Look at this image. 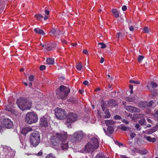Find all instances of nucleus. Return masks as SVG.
I'll list each match as a JSON object with an SVG mask.
<instances>
[{"mask_svg":"<svg viewBox=\"0 0 158 158\" xmlns=\"http://www.w3.org/2000/svg\"><path fill=\"white\" fill-rule=\"evenodd\" d=\"M29 79L30 81H33L34 80V76L33 75H31L29 77Z\"/></svg>","mask_w":158,"mask_h":158,"instance_id":"41","label":"nucleus"},{"mask_svg":"<svg viewBox=\"0 0 158 158\" xmlns=\"http://www.w3.org/2000/svg\"><path fill=\"white\" fill-rule=\"evenodd\" d=\"M144 122L145 120L144 119H141L138 122V123L141 125L143 124L144 123Z\"/></svg>","mask_w":158,"mask_h":158,"instance_id":"38","label":"nucleus"},{"mask_svg":"<svg viewBox=\"0 0 158 158\" xmlns=\"http://www.w3.org/2000/svg\"><path fill=\"white\" fill-rule=\"evenodd\" d=\"M150 29L148 27H145L144 28V31L145 33H148Z\"/></svg>","mask_w":158,"mask_h":158,"instance_id":"36","label":"nucleus"},{"mask_svg":"<svg viewBox=\"0 0 158 158\" xmlns=\"http://www.w3.org/2000/svg\"><path fill=\"white\" fill-rule=\"evenodd\" d=\"M100 90V89L98 87V88H97L95 90V91H99Z\"/></svg>","mask_w":158,"mask_h":158,"instance_id":"63","label":"nucleus"},{"mask_svg":"<svg viewBox=\"0 0 158 158\" xmlns=\"http://www.w3.org/2000/svg\"><path fill=\"white\" fill-rule=\"evenodd\" d=\"M25 119L26 123L31 124L37 122L38 116L33 112H29L27 114L25 117Z\"/></svg>","mask_w":158,"mask_h":158,"instance_id":"5","label":"nucleus"},{"mask_svg":"<svg viewBox=\"0 0 158 158\" xmlns=\"http://www.w3.org/2000/svg\"><path fill=\"white\" fill-rule=\"evenodd\" d=\"M45 48L47 51H50L52 50V48L50 47V46L48 44H45Z\"/></svg>","mask_w":158,"mask_h":158,"instance_id":"28","label":"nucleus"},{"mask_svg":"<svg viewBox=\"0 0 158 158\" xmlns=\"http://www.w3.org/2000/svg\"><path fill=\"white\" fill-rule=\"evenodd\" d=\"M46 62L47 64L49 65L52 64H54V59L51 58H49L47 59Z\"/></svg>","mask_w":158,"mask_h":158,"instance_id":"23","label":"nucleus"},{"mask_svg":"<svg viewBox=\"0 0 158 158\" xmlns=\"http://www.w3.org/2000/svg\"><path fill=\"white\" fill-rule=\"evenodd\" d=\"M144 138L150 142H154L156 141V139L155 138H152L150 136H147L146 135L144 136Z\"/></svg>","mask_w":158,"mask_h":158,"instance_id":"17","label":"nucleus"},{"mask_svg":"<svg viewBox=\"0 0 158 158\" xmlns=\"http://www.w3.org/2000/svg\"><path fill=\"white\" fill-rule=\"evenodd\" d=\"M139 125L138 123H136L135 126V128L137 129H138L139 130H140L141 129L140 128H139Z\"/></svg>","mask_w":158,"mask_h":158,"instance_id":"46","label":"nucleus"},{"mask_svg":"<svg viewBox=\"0 0 158 158\" xmlns=\"http://www.w3.org/2000/svg\"><path fill=\"white\" fill-rule=\"evenodd\" d=\"M99 143L98 137H92L85 145L84 151L88 152H93L99 147Z\"/></svg>","mask_w":158,"mask_h":158,"instance_id":"1","label":"nucleus"},{"mask_svg":"<svg viewBox=\"0 0 158 158\" xmlns=\"http://www.w3.org/2000/svg\"><path fill=\"white\" fill-rule=\"evenodd\" d=\"M43 154V152L42 151H40L37 154V155L38 156H40L42 155Z\"/></svg>","mask_w":158,"mask_h":158,"instance_id":"53","label":"nucleus"},{"mask_svg":"<svg viewBox=\"0 0 158 158\" xmlns=\"http://www.w3.org/2000/svg\"><path fill=\"white\" fill-rule=\"evenodd\" d=\"M112 12L116 18L119 17V14L117 10L115 9H113L112 10Z\"/></svg>","mask_w":158,"mask_h":158,"instance_id":"25","label":"nucleus"},{"mask_svg":"<svg viewBox=\"0 0 158 158\" xmlns=\"http://www.w3.org/2000/svg\"><path fill=\"white\" fill-rule=\"evenodd\" d=\"M3 120L2 122V124L7 128H10L13 126V123L11 120L5 117L3 118Z\"/></svg>","mask_w":158,"mask_h":158,"instance_id":"10","label":"nucleus"},{"mask_svg":"<svg viewBox=\"0 0 158 158\" xmlns=\"http://www.w3.org/2000/svg\"><path fill=\"white\" fill-rule=\"evenodd\" d=\"M34 31L35 32L39 34L44 35L45 34L44 32L42 30L39 28H36L34 29Z\"/></svg>","mask_w":158,"mask_h":158,"instance_id":"18","label":"nucleus"},{"mask_svg":"<svg viewBox=\"0 0 158 158\" xmlns=\"http://www.w3.org/2000/svg\"><path fill=\"white\" fill-rule=\"evenodd\" d=\"M129 29L131 31H133L134 30L133 27L132 26H130L129 27Z\"/></svg>","mask_w":158,"mask_h":158,"instance_id":"56","label":"nucleus"},{"mask_svg":"<svg viewBox=\"0 0 158 158\" xmlns=\"http://www.w3.org/2000/svg\"><path fill=\"white\" fill-rule=\"evenodd\" d=\"M143 58H144V56H141V55H139L138 56L137 59H138V61L139 62V61H141V60H142L143 59Z\"/></svg>","mask_w":158,"mask_h":158,"instance_id":"39","label":"nucleus"},{"mask_svg":"<svg viewBox=\"0 0 158 158\" xmlns=\"http://www.w3.org/2000/svg\"><path fill=\"white\" fill-rule=\"evenodd\" d=\"M35 16L36 18L37 19L39 20H41L44 17L41 15L38 14H36Z\"/></svg>","mask_w":158,"mask_h":158,"instance_id":"31","label":"nucleus"},{"mask_svg":"<svg viewBox=\"0 0 158 158\" xmlns=\"http://www.w3.org/2000/svg\"><path fill=\"white\" fill-rule=\"evenodd\" d=\"M122 122L124 123L125 124H128L129 123V121H127V120L125 119H122L121 120Z\"/></svg>","mask_w":158,"mask_h":158,"instance_id":"40","label":"nucleus"},{"mask_svg":"<svg viewBox=\"0 0 158 158\" xmlns=\"http://www.w3.org/2000/svg\"><path fill=\"white\" fill-rule=\"evenodd\" d=\"M45 158H56V157L52 154L50 153L47 155L46 156Z\"/></svg>","mask_w":158,"mask_h":158,"instance_id":"34","label":"nucleus"},{"mask_svg":"<svg viewBox=\"0 0 158 158\" xmlns=\"http://www.w3.org/2000/svg\"><path fill=\"white\" fill-rule=\"evenodd\" d=\"M108 105L110 106H115L116 105L115 101L114 99H110L108 102Z\"/></svg>","mask_w":158,"mask_h":158,"instance_id":"20","label":"nucleus"},{"mask_svg":"<svg viewBox=\"0 0 158 158\" xmlns=\"http://www.w3.org/2000/svg\"><path fill=\"white\" fill-rule=\"evenodd\" d=\"M152 85V88H155L157 87V85L156 83L153 82H151V83L150 84H149L147 85V88L150 90H152L151 89H150V88L149 87V85Z\"/></svg>","mask_w":158,"mask_h":158,"instance_id":"22","label":"nucleus"},{"mask_svg":"<svg viewBox=\"0 0 158 158\" xmlns=\"http://www.w3.org/2000/svg\"><path fill=\"white\" fill-rule=\"evenodd\" d=\"M69 89L64 85H61L59 88V89H57L56 93L58 95V97L62 99L66 98L68 94L70 92Z\"/></svg>","mask_w":158,"mask_h":158,"instance_id":"4","label":"nucleus"},{"mask_svg":"<svg viewBox=\"0 0 158 158\" xmlns=\"http://www.w3.org/2000/svg\"><path fill=\"white\" fill-rule=\"evenodd\" d=\"M67 120L65 122V124L67 125L68 127H69L71 123L77 120V115L73 113L69 112L66 116Z\"/></svg>","mask_w":158,"mask_h":158,"instance_id":"7","label":"nucleus"},{"mask_svg":"<svg viewBox=\"0 0 158 158\" xmlns=\"http://www.w3.org/2000/svg\"><path fill=\"white\" fill-rule=\"evenodd\" d=\"M82 68V66L81 62H79L76 65V68L77 69L79 70L81 69Z\"/></svg>","mask_w":158,"mask_h":158,"instance_id":"27","label":"nucleus"},{"mask_svg":"<svg viewBox=\"0 0 158 158\" xmlns=\"http://www.w3.org/2000/svg\"><path fill=\"white\" fill-rule=\"evenodd\" d=\"M120 37H122V35H121V34L120 33H119V32L117 33V34H116L117 38H119Z\"/></svg>","mask_w":158,"mask_h":158,"instance_id":"45","label":"nucleus"},{"mask_svg":"<svg viewBox=\"0 0 158 158\" xmlns=\"http://www.w3.org/2000/svg\"><path fill=\"white\" fill-rule=\"evenodd\" d=\"M55 112L56 118L59 119H63L66 117V111L61 108H56Z\"/></svg>","mask_w":158,"mask_h":158,"instance_id":"8","label":"nucleus"},{"mask_svg":"<svg viewBox=\"0 0 158 158\" xmlns=\"http://www.w3.org/2000/svg\"><path fill=\"white\" fill-rule=\"evenodd\" d=\"M68 142L67 140L60 143V147L62 150L64 151L67 150L68 148Z\"/></svg>","mask_w":158,"mask_h":158,"instance_id":"13","label":"nucleus"},{"mask_svg":"<svg viewBox=\"0 0 158 158\" xmlns=\"http://www.w3.org/2000/svg\"><path fill=\"white\" fill-rule=\"evenodd\" d=\"M157 95V94L156 92H154L152 94V97H155Z\"/></svg>","mask_w":158,"mask_h":158,"instance_id":"54","label":"nucleus"},{"mask_svg":"<svg viewBox=\"0 0 158 158\" xmlns=\"http://www.w3.org/2000/svg\"><path fill=\"white\" fill-rule=\"evenodd\" d=\"M67 134L65 132L56 133L55 135L51 137L50 141L52 144L54 146H57L60 142H64L67 140Z\"/></svg>","mask_w":158,"mask_h":158,"instance_id":"2","label":"nucleus"},{"mask_svg":"<svg viewBox=\"0 0 158 158\" xmlns=\"http://www.w3.org/2000/svg\"><path fill=\"white\" fill-rule=\"evenodd\" d=\"M31 128L29 127H27L23 128L22 131V133L23 134H26L28 132L32 131Z\"/></svg>","mask_w":158,"mask_h":158,"instance_id":"16","label":"nucleus"},{"mask_svg":"<svg viewBox=\"0 0 158 158\" xmlns=\"http://www.w3.org/2000/svg\"><path fill=\"white\" fill-rule=\"evenodd\" d=\"M101 106H102V109L103 111H104L105 109V105L104 104L102 105Z\"/></svg>","mask_w":158,"mask_h":158,"instance_id":"57","label":"nucleus"},{"mask_svg":"<svg viewBox=\"0 0 158 158\" xmlns=\"http://www.w3.org/2000/svg\"><path fill=\"white\" fill-rule=\"evenodd\" d=\"M105 117L106 118H108L110 116V112L108 110H106L105 112Z\"/></svg>","mask_w":158,"mask_h":158,"instance_id":"29","label":"nucleus"},{"mask_svg":"<svg viewBox=\"0 0 158 158\" xmlns=\"http://www.w3.org/2000/svg\"><path fill=\"white\" fill-rule=\"evenodd\" d=\"M120 157L121 158H128L124 155H120Z\"/></svg>","mask_w":158,"mask_h":158,"instance_id":"61","label":"nucleus"},{"mask_svg":"<svg viewBox=\"0 0 158 158\" xmlns=\"http://www.w3.org/2000/svg\"><path fill=\"white\" fill-rule=\"evenodd\" d=\"M89 83V82L87 81H85L83 82V84L85 85H88Z\"/></svg>","mask_w":158,"mask_h":158,"instance_id":"52","label":"nucleus"},{"mask_svg":"<svg viewBox=\"0 0 158 158\" xmlns=\"http://www.w3.org/2000/svg\"><path fill=\"white\" fill-rule=\"evenodd\" d=\"M57 45L56 44H52V46H50L52 48H52H55L56 47Z\"/></svg>","mask_w":158,"mask_h":158,"instance_id":"49","label":"nucleus"},{"mask_svg":"<svg viewBox=\"0 0 158 158\" xmlns=\"http://www.w3.org/2000/svg\"><path fill=\"white\" fill-rule=\"evenodd\" d=\"M114 119H121V117L118 115H116L114 116Z\"/></svg>","mask_w":158,"mask_h":158,"instance_id":"42","label":"nucleus"},{"mask_svg":"<svg viewBox=\"0 0 158 158\" xmlns=\"http://www.w3.org/2000/svg\"><path fill=\"white\" fill-rule=\"evenodd\" d=\"M157 129V126L156 125L151 129L146 130L145 131V133L149 135L151 134L156 131Z\"/></svg>","mask_w":158,"mask_h":158,"instance_id":"14","label":"nucleus"},{"mask_svg":"<svg viewBox=\"0 0 158 158\" xmlns=\"http://www.w3.org/2000/svg\"><path fill=\"white\" fill-rule=\"evenodd\" d=\"M147 102H141L138 104V106L141 108H145L147 107Z\"/></svg>","mask_w":158,"mask_h":158,"instance_id":"19","label":"nucleus"},{"mask_svg":"<svg viewBox=\"0 0 158 158\" xmlns=\"http://www.w3.org/2000/svg\"><path fill=\"white\" fill-rule=\"evenodd\" d=\"M48 18V17L46 16H45L44 18V19L45 20H46Z\"/></svg>","mask_w":158,"mask_h":158,"instance_id":"64","label":"nucleus"},{"mask_svg":"<svg viewBox=\"0 0 158 158\" xmlns=\"http://www.w3.org/2000/svg\"><path fill=\"white\" fill-rule=\"evenodd\" d=\"M122 9L123 11H125L127 9V7L126 6H123L122 7Z\"/></svg>","mask_w":158,"mask_h":158,"instance_id":"51","label":"nucleus"},{"mask_svg":"<svg viewBox=\"0 0 158 158\" xmlns=\"http://www.w3.org/2000/svg\"><path fill=\"white\" fill-rule=\"evenodd\" d=\"M105 122L106 126L108 127H114L115 123V122L112 120H105Z\"/></svg>","mask_w":158,"mask_h":158,"instance_id":"15","label":"nucleus"},{"mask_svg":"<svg viewBox=\"0 0 158 158\" xmlns=\"http://www.w3.org/2000/svg\"><path fill=\"white\" fill-rule=\"evenodd\" d=\"M5 110H7L9 111H11V109L9 107H6V108L5 109Z\"/></svg>","mask_w":158,"mask_h":158,"instance_id":"59","label":"nucleus"},{"mask_svg":"<svg viewBox=\"0 0 158 158\" xmlns=\"http://www.w3.org/2000/svg\"><path fill=\"white\" fill-rule=\"evenodd\" d=\"M60 30H58V31H56V32L55 35H56V37H57L60 34Z\"/></svg>","mask_w":158,"mask_h":158,"instance_id":"47","label":"nucleus"},{"mask_svg":"<svg viewBox=\"0 0 158 158\" xmlns=\"http://www.w3.org/2000/svg\"><path fill=\"white\" fill-rule=\"evenodd\" d=\"M40 137L39 133L35 131L32 133L30 136L31 144L34 147H36L40 142Z\"/></svg>","mask_w":158,"mask_h":158,"instance_id":"6","label":"nucleus"},{"mask_svg":"<svg viewBox=\"0 0 158 158\" xmlns=\"http://www.w3.org/2000/svg\"><path fill=\"white\" fill-rule=\"evenodd\" d=\"M46 68L45 66L44 65H41L40 67V69L41 70L43 71Z\"/></svg>","mask_w":158,"mask_h":158,"instance_id":"43","label":"nucleus"},{"mask_svg":"<svg viewBox=\"0 0 158 158\" xmlns=\"http://www.w3.org/2000/svg\"><path fill=\"white\" fill-rule=\"evenodd\" d=\"M136 152L141 154L145 155L147 153V151L146 150H136Z\"/></svg>","mask_w":158,"mask_h":158,"instance_id":"26","label":"nucleus"},{"mask_svg":"<svg viewBox=\"0 0 158 158\" xmlns=\"http://www.w3.org/2000/svg\"><path fill=\"white\" fill-rule=\"evenodd\" d=\"M153 103L154 101L153 100H151L148 103H147V107H150Z\"/></svg>","mask_w":158,"mask_h":158,"instance_id":"33","label":"nucleus"},{"mask_svg":"<svg viewBox=\"0 0 158 158\" xmlns=\"http://www.w3.org/2000/svg\"><path fill=\"white\" fill-rule=\"evenodd\" d=\"M113 127H108L107 128V132L106 133H108V135L113 133L114 131Z\"/></svg>","mask_w":158,"mask_h":158,"instance_id":"21","label":"nucleus"},{"mask_svg":"<svg viewBox=\"0 0 158 158\" xmlns=\"http://www.w3.org/2000/svg\"><path fill=\"white\" fill-rule=\"evenodd\" d=\"M79 92L80 94H82L84 92V91L83 90H79Z\"/></svg>","mask_w":158,"mask_h":158,"instance_id":"62","label":"nucleus"},{"mask_svg":"<svg viewBox=\"0 0 158 158\" xmlns=\"http://www.w3.org/2000/svg\"><path fill=\"white\" fill-rule=\"evenodd\" d=\"M17 103L22 110L29 109L31 107V102L26 98H19L17 100Z\"/></svg>","mask_w":158,"mask_h":158,"instance_id":"3","label":"nucleus"},{"mask_svg":"<svg viewBox=\"0 0 158 158\" xmlns=\"http://www.w3.org/2000/svg\"><path fill=\"white\" fill-rule=\"evenodd\" d=\"M130 82L131 83H135L136 84H140V82L137 81H134L133 80H130Z\"/></svg>","mask_w":158,"mask_h":158,"instance_id":"35","label":"nucleus"},{"mask_svg":"<svg viewBox=\"0 0 158 158\" xmlns=\"http://www.w3.org/2000/svg\"><path fill=\"white\" fill-rule=\"evenodd\" d=\"M56 31L54 28L51 29L50 32V35H55L56 32Z\"/></svg>","mask_w":158,"mask_h":158,"instance_id":"32","label":"nucleus"},{"mask_svg":"<svg viewBox=\"0 0 158 158\" xmlns=\"http://www.w3.org/2000/svg\"><path fill=\"white\" fill-rule=\"evenodd\" d=\"M84 136L82 131H78L75 132L73 135L72 138H70L71 142L73 143L80 141Z\"/></svg>","mask_w":158,"mask_h":158,"instance_id":"9","label":"nucleus"},{"mask_svg":"<svg viewBox=\"0 0 158 158\" xmlns=\"http://www.w3.org/2000/svg\"><path fill=\"white\" fill-rule=\"evenodd\" d=\"M153 115L155 118L158 117V110Z\"/></svg>","mask_w":158,"mask_h":158,"instance_id":"50","label":"nucleus"},{"mask_svg":"<svg viewBox=\"0 0 158 158\" xmlns=\"http://www.w3.org/2000/svg\"><path fill=\"white\" fill-rule=\"evenodd\" d=\"M130 135L132 138H134L136 135L135 132H132L130 133Z\"/></svg>","mask_w":158,"mask_h":158,"instance_id":"44","label":"nucleus"},{"mask_svg":"<svg viewBox=\"0 0 158 158\" xmlns=\"http://www.w3.org/2000/svg\"><path fill=\"white\" fill-rule=\"evenodd\" d=\"M83 52L85 54H87L88 53L86 49H84L83 50Z\"/></svg>","mask_w":158,"mask_h":158,"instance_id":"55","label":"nucleus"},{"mask_svg":"<svg viewBox=\"0 0 158 158\" xmlns=\"http://www.w3.org/2000/svg\"><path fill=\"white\" fill-rule=\"evenodd\" d=\"M98 46L101 48H104L106 47V45L103 43H100L98 44Z\"/></svg>","mask_w":158,"mask_h":158,"instance_id":"30","label":"nucleus"},{"mask_svg":"<svg viewBox=\"0 0 158 158\" xmlns=\"http://www.w3.org/2000/svg\"><path fill=\"white\" fill-rule=\"evenodd\" d=\"M40 125L42 127H48V123L47 118L44 117L40 118Z\"/></svg>","mask_w":158,"mask_h":158,"instance_id":"12","label":"nucleus"},{"mask_svg":"<svg viewBox=\"0 0 158 158\" xmlns=\"http://www.w3.org/2000/svg\"><path fill=\"white\" fill-rule=\"evenodd\" d=\"M103 130H104V132L106 133V135H108V133H106L107 132V130H106V129L104 128H103Z\"/></svg>","mask_w":158,"mask_h":158,"instance_id":"60","label":"nucleus"},{"mask_svg":"<svg viewBox=\"0 0 158 158\" xmlns=\"http://www.w3.org/2000/svg\"><path fill=\"white\" fill-rule=\"evenodd\" d=\"M47 8V7H46L45 9V14H46L47 15H49V11H48L46 9Z\"/></svg>","mask_w":158,"mask_h":158,"instance_id":"48","label":"nucleus"},{"mask_svg":"<svg viewBox=\"0 0 158 158\" xmlns=\"http://www.w3.org/2000/svg\"><path fill=\"white\" fill-rule=\"evenodd\" d=\"M125 108L128 111L132 113H139L140 111L139 109L132 106H126Z\"/></svg>","mask_w":158,"mask_h":158,"instance_id":"11","label":"nucleus"},{"mask_svg":"<svg viewBox=\"0 0 158 158\" xmlns=\"http://www.w3.org/2000/svg\"><path fill=\"white\" fill-rule=\"evenodd\" d=\"M129 128L128 127H127L125 126H122L120 128V129L122 131H127Z\"/></svg>","mask_w":158,"mask_h":158,"instance_id":"37","label":"nucleus"},{"mask_svg":"<svg viewBox=\"0 0 158 158\" xmlns=\"http://www.w3.org/2000/svg\"><path fill=\"white\" fill-rule=\"evenodd\" d=\"M135 99L136 98L135 97L133 98L127 97L125 98L126 100L129 102H133Z\"/></svg>","mask_w":158,"mask_h":158,"instance_id":"24","label":"nucleus"},{"mask_svg":"<svg viewBox=\"0 0 158 158\" xmlns=\"http://www.w3.org/2000/svg\"><path fill=\"white\" fill-rule=\"evenodd\" d=\"M104 58L102 57L101 58V60H100V63H102L104 62Z\"/></svg>","mask_w":158,"mask_h":158,"instance_id":"58","label":"nucleus"}]
</instances>
